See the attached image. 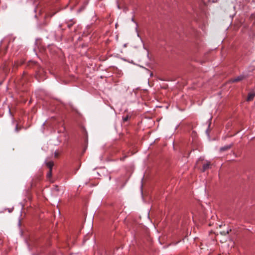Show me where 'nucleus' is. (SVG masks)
Instances as JSON below:
<instances>
[{
    "label": "nucleus",
    "mask_w": 255,
    "mask_h": 255,
    "mask_svg": "<svg viewBox=\"0 0 255 255\" xmlns=\"http://www.w3.org/2000/svg\"><path fill=\"white\" fill-rule=\"evenodd\" d=\"M255 97V92L252 91L248 94L247 101H251L253 100Z\"/></svg>",
    "instance_id": "2"
},
{
    "label": "nucleus",
    "mask_w": 255,
    "mask_h": 255,
    "mask_svg": "<svg viewBox=\"0 0 255 255\" xmlns=\"http://www.w3.org/2000/svg\"><path fill=\"white\" fill-rule=\"evenodd\" d=\"M52 176V170H49V172L47 174V177L50 178Z\"/></svg>",
    "instance_id": "7"
},
{
    "label": "nucleus",
    "mask_w": 255,
    "mask_h": 255,
    "mask_svg": "<svg viewBox=\"0 0 255 255\" xmlns=\"http://www.w3.org/2000/svg\"><path fill=\"white\" fill-rule=\"evenodd\" d=\"M245 78H246V76L243 75H240L236 78L232 79L231 80V82H233V83L238 82L244 79Z\"/></svg>",
    "instance_id": "1"
},
{
    "label": "nucleus",
    "mask_w": 255,
    "mask_h": 255,
    "mask_svg": "<svg viewBox=\"0 0 255 255\" xmlns=\"http://www.w3.org/2000/svg\"><path fill=\"white\" fill-rule=\"evenodd\" d=\"M210 165V162H207L205 164H204L203 165V172L205 171L207 169L209 168V166Z\"/></svg>",
    "instance_id": "5"
},
{
    "label": "nucleus",
    "mask_w": 255,
    "mask_h": 255,
    "mask_svg": "<svg viewBox=\"0 0 255 255\" xmlns=\"http://www.w3.org/2000/svg\"><path fill=\"white\" fill-rule=\"evenodd\" d=\"M128 119L129 117L128 116H127L126 117L123 118V121L124 122H127L128 120Z\"/></svg>",
    "instance_id": "8"
},
{
    "label": "nucleus",
    "mask_w": 255,
    "mask_h": 255,
    "mask_svg": "<svg viewBox=\"0 0 255 255\" xmlns=\"http://www.w3.org/2000/svg\"><path fill=\"white\" fill-rule=\"evenodd\" d=\"M46 165L47 167L49 169V170H52V167L54 165V163L52 161L46 162Z\"/></svg>",
    "instance_id": "4"
},
{
    "label": "nucleus",
    "mask_w": 255,
    "mask_h": 255,
    "mask_svg": "<svg viewBox=\"0 0 255 255\" xmlns=\"http://www.w3.org/2000/svg\"><path fill=\"white\" fill-rule=\"evenodd\" d=\"M232 146V144L227 145L226 146H224L220 148L221 151H225L226 150H227L231 148Z\"/></svg>",
    "instance_id": "3"
},
{
    "label": "nucleus",
    "mask_w": 255,
    "mask_h": 255,
    "mask_svg": "<svg viewBox=\"0 0 255 255\" xmlns=\"http://www.w3.org/2000/svg\"><path fill=\"white\" fill-rule=\"evenodd\" d=\"M56 190L58 191V187H56Z\"/></svg>",
    "instance_id": "11"
},
{
    "label": "nucleus",
    "mask_w": 255,
    "mask_h": 255,
    "mask_svg": "<svg viewBox=\"0 0 255 255\" xmlns=\"http://www.w3.org/2000/svg\"><path fill=\"white\" fill-rule=\"evenodd\" d=\"M231 230H227V231H223L220 232L221 234L224 236H225L229 233V232L231 231Z\"/></svg>",
    "instance_id": "6"
},
{
    "label": "nucleus",
    "mask_w": 255,
    "mask_h": 255,
    "mask_svg": "<svg viewBox=\"0 0 255 255\" xmlns=\"http://www.w3.org/2000/svg\"><path fill=\"white\" fill-rule=\"evenodd\" d=\"M73 25V23H68L67 24V26L70 28Z\"/></svg>",
    "instance_id": "9"
},
{
    "label": "nucleus",
    "mask_w": 255,
    "mask_h": 255,
    "mask_svg": "<svg viewBox=\"0 0 255 255\" xmlns=\"http://www.w3.org/2000/svg\"><path fill=\"white\" fill-rule=\"evenodd\" d=\"M58 153H55V157H58Z\"/></svg>",
    "instance_id": "10"
}]
</instances>
